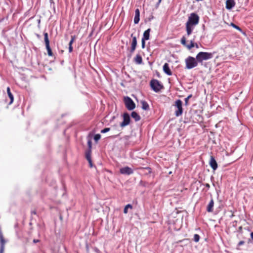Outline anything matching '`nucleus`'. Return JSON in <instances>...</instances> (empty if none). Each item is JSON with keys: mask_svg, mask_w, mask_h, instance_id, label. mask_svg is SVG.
<instances>
[{"mask_svg": "<svg viewBox=\"0 0 253 253\" xmlns=\"http://www.w3.org/2000/svg\"><path fill=\"white\" fill-rule=\"evenodd\" d=\"M175 213L176 214H179L180 213L179 211L177 210L176 208H175Z\"/></svg>", "mask_w": 253, "mask_h": 253, "instance_id": "obj_40", "label": "nucleus"}, {"mask_svg": "<svg viewBox=\"0 0 253 253\" xmlns=\"http://www.w3.org/2000/svg\"><path fill=\"white\" fill-rule=\"evenodd\" d=\"M131 117L134 119L136 121H138L140 119V116L135 112H132L131 113Z\"/></svg>", "mask_w": 253, "mask_h": 253, "instance_id": "obj_22", "label": "nucleus"}, {"mask_svg": "<svg viewBox=\"0 0 253 253\" xmlns=\"http://www.w3.org/2000/svg\"><path fill=\"white\" fill-rule=\"evenodd\" d=\"M199 19L200 17L196 13L190 14L185 24L187 36H189L192 34L194 27L198 24Z\"/></svg>", "mask_w": 253, "mask_h": 253, "instance_id": "obj_1", "label": "nucleus"}, {"mask_svg": "<svg viewBox=\"0 0 253 253\" xmlns=\"http://www.w3.org/2000/svg\"><path fill=\"white\" fill-rule=\"evenodd\" d=\"M230 26L232 27L233 28L235 29L236 30H238V31L240 32L243 34H245V32L243 31V30L241 28H240L239 26L237 25L236 24H234V23L232 22L230 23Z\"/></svg>", "mask_w": 253, "mask_h": 253, "instance_id": "obj_18", "label": "nucleus"}, {"mask_svg": "<svg viewBox=\"0 0 253 253\" xmlns=\"http://www.w3.org/2000/svg\"><path fill=\"white\" fill-rule=\"evenodd\" d=\"M69 45V52H71L72 51H73V47H72V46L71 45Z\"/></svg>", "mask_w": 253, "mask_h": 253, "instance_id": "obj_38", "label": "nucleus"}, {"mask_svg": "<svg viewBox=\"0 0 253 253\" xmlns=\"http://www.w3.org/2000/svg\"><path fill=\"white\" fill-rule=\"evenodd\" d=\"M214 52H208L200 51L196 55V59L199 63H202L203 61L211 59L213 57Z\"/></svg>", "mask_w": 253, "mask_h": 253, "instance_id": "obj_2", "label": "nucleus"}, {"mask_svg": "<svg viewBox=\"0 0 253 253\" xmlns=\"http://www.w3.org/2000/svg\"><path fill=\"white\" fill-rule=\"evenodd\" d=\"M208 189H209L210 188V185L209 183H205L203 184Z\"/></svg>", "mask_w": 253, "mask_h": 253, "instance_id": "obj_36", "label": "nucleus"}, {"mask_svg": "<svg viewBox=\"0 0 253 253\" xmlns=\"http://www.w3.org/2000/svg\"><path fill=\"white\" fill-rule=\"evenodd\" d=\"M46 48L47 50V53H48V55L49 56H52V51H51V49L50 47V46L49 45H46Z\"/></svg>", "mask_w": 253, "mask_h": 253, "instance_id": "obj_29", "label": "nucleus"}, {"mask_svg": "<svg viewBox=\"0 0 253 253\" xmlns=\"http://www.w3.org/2000/svg\"><path fill=\"white\" fill-rule=\"evenodd\" d=\"M74 40H75V38L74 37H72V39H71V41L69 42V45H72L73 42L74 41Z\"/></svg>", "mask_w": 253, "mask_h": 253, "instance_id": "obj_35", "label": "nucleus"}, {"mask_svg": "<svg viewBox=\"0 0 253 253\" xmlns=\"http://www.w3.org/2000/svg\"><path fill=\"white\" fill-rule=\"evenodd\" d=\"M196 1H203V0H195Z\"/></svg>", "mask_w": 253, "mask_h": 253, "instance_id": "obj_49", "label": "nucleus"}, {"mask_svg": "<svg viewBox=\"0 0 253 253\" xmlns=\"http://www.w3.org/2000/svg\"><path fill=\"white\" fill-rule=\"evenodd\" d=\"M185 69L190 70L197 66L199 62L196 59V57L194 58L193 56H189L185 60Z\"/></svg>", "mask_w": 253, "mask_h": 253, "instance_id": "obj_3", "label": "nucleus"}, {"mask_svg": "<svg viewBox=\"0 0 253 253\" xmlns=\"http://www.w3.org/2000/svg\"><path fill=\"white\" fill-rule=\"evenodd\" d=\"M150 29H148L146 30L143 33L142 39L144 40H148L149 39Z\"/></svg>", "mask_w": 253, "mask_h": 253, "instance_id": "obj_19", "label": "nucleus"}, {"mask_svg": "<svg viewBox=\"0 0 253 253\" xmlns=\"http://www.w3.org/2000/svg\"><path fill=\"white\" fill-rule=\"evenodd\" d=\"M194 47L198 48H199V45L197 43L194 42V40H191L190 43L187 45V49L190 50Z\"/></svg>", "mask_w": 253, "mask_h": 253, "instance_id": "obj_15", "label": "nucleus"}, {"mask_svg": "<svg viewBox=\"0 0 253 253\" xmlns=\"http://www.w3.org/2000/svg\"><path fill=\"white\" fill-rule=\"evenodd\" d=\"M163 70L167 75H171V72L168 63H165L163 66Z\"/></svg>", "mask_w": 253, "mask_h": 253, "instance_id": "obj_17", "label": "nucleus"}, {"mask_svg": "<svg viewBox=\"0 0 253 253\" xmlns=\"http://www.w3.org/2000/svg\"><path fill=\"white\" fill-rule=\"evenodd\" d=\"M124 101H125V105H126V108L128 110H133L135 108V103L132 101V100L129 97H125Z\"/></svg>", "mask_w": 253, "mask_h": 253, "instance_id": "obj_6", "label": "nucleus"}, {"mask_svg": "<svg viewBox=\"0 0 253 253\" xmlns=\"http://www.w3.org/2000/svg\"><path fill=\"white\" fill-rule=\"evenodd\" d=\"M131 37H132V41L131 43V52H133L136 48L137 45V40L136 38L135 37H133V35H131Z\"/></svg>", "mask_w": 253, "mask_h": 253, "instance_id": "obj_14", "label": "nucleus"}, {"mask_svg": "<svg viewBox=\"0 0 253 253\" xmlns=\"http://www.w3.org/2000/svg\"><path fill=\"white\" fill-rule=\"evenodd\" d=\"M248 240H249V242H250L251 241V239H249Z\"/></svg>", "mask_w": 253, "mask_h": 253, "instance_id": "obj_53", "label": "nucleus"}, {"mask_svg": "<svg viewBox=\"0 0 253 253\" xmlns=\"http://www.w3.org/2000/svg\"><path fill=\"white\" fill-rule=\"evenodd\" d=\"M192 94H190L188 95V96L184 99V104L185 106H187L189 104V100L192 97Z\"/></svg>", "mask_w": 253, "mask_h": 253, "instance_id": "obj_25", "label": "nucleus"}, {"mask_svg": "<svg viewBox=\"0 0 253 253\" xmlns=\"http://www.w3.org/2000/svg\"><path fill=\"white\" fill-rule=\"evenodd\" d=\"M250 235L251 239L253 240V231L251 233Z\"/></svg>", "mask_w": 253, "mask_h": 253, "instance_id": "obj_41", "label": "nucleus"}, {"mask_svg": "<svg viewBox=\"0 0 253 253\" xmlns=\"http://www.w3.org/2000/svg\"><path fill=\"white\" fill-rule=\"evenodd\" d=\"M200 239V236L199 234H195L194 235V237H193V241L196 242V243H197L199 241Z\"/></svg>", "mask_w": 253, "mask_h": 253, "instance_id": "obj_27", "label": "nucleus"}, {"mask_svg": "<svg viewBox=\"0 0 253 253\" xmlns=\"http://www.w3.org/2000/svg\"><path fill=\"white\" fill-rule=\"evenodd\" d=\"M183 113V102L177 99L175 100V116L179 117Z\"/></svg>", "mask_w": 253, "mask_h": 253, "instance_id": "obj_4", "label": "nucleus"}, {"mask_svg": "<svg viewBox=\"0 0 253 253\" xmlns=\"http://www.w3.org/2000/svg\"><path fill=\"white\" fill-rule=\"evenodd\" d=\"M190 241L189 239L185 238L182 240H176L175 239V248H177L178 246L183 247L186 246L190 244Z\"/></svg>", "mask_w": 253, "mask_h": 253, "instance_id": "obj_5", "label": "nucleus"}, {"mask_svg": "<svg viewBox=\"0 0 253 253\" xmlns=\"http://www.w3.org/2000/svg\"><path fill=\"white\" fill-rule=\"evenodd\" d=\"M217 196L218 197V196H219L218 192H217Z\"/></svg>", "mask_w": 253, "mask_h": 253, "instance_id": "obj_52", "label": "nucleus"}, {"mask_svg": "<svg viewBox=\"0 0 253 253\" xmlns=\"http://www.w3.org/2000/svg\"><path fill=\"white\" fill-rule=\"evenodd\" d=\"M214 201L212 198H211V200L206 207V210L208 212H211L213 210Z\"/></svg>", "mask_w": 253, "mask_h": 253, "instance_id": "obj_12", "label": "nucleus"}, {"mask_svg": "<svg viewBox=\"0 0 253 253\" xmlns=\"http://www.w3.org/2000/svg\"><path fill=\"white\" fill-rule=\"evenodd\" d=\"M44 40L45 46L49 45V41L48 37V34L47 33H44Z\"/></svg>", "mask_w": 253, "mask_h": 253, "instance_id": "obj_23", "label": "nucleus"}, {"mask_svg": "<svg viewBox=\"0 0 253 253\" xmlns=\"http://www.w3.org/2000/svg\"><path fill=\"white\" fill-rule=\"evenodd\" d=\"M242 230H243V227L242 226H239V228H238V229L237 230V232L239 233V234H241L242 233Z\"/></svg>", "mask_w": 253, "mask_h": 253, "instance_id": "obj_34", "label": "nucleus"}, {"mask_svg": "<svg viewBox=\"0 0 253 253\" xmlns=\"http://www.w3.org/2000/svg\"><path fill=\"white\" fill-rule=\"evenodd\" d=\"M110 130V128L107 127V128H105L101 130V132L103 133H106V132L109 131Z\"/></svg>", "mask_w": 253, "mask_h": 253, "instance_id": "obj_32", "label": "nucleus"}, {"mask_svg": "<svg viewBox=\"0 0 253 253\" xmlns=\"http://www.w3.org/2000/svg\"><path fill=\"white\" fill-rule=\"evenodd\" d=\"M237 237L238 239H240V237H239V235H238V234H237Z\"/></svg>", "mask_w": 253, "mask_h": 253, "instance_id": "obj_50", "label": "nucleus"}, {"mask_svg": "<svg viewBox=\"0 0 253 253\" xmlns=\"http://www.w3.org/2000/svg\"><path fill=\"white\" fill-rule=\"evenodd\" d=\"M101 135L99 134H95L94 139L96 141H97L98 140L100 139Z\"/></svg>", "mask_w": 253, "mask_h": 253, "instance_id": "obj_31", "label": "nucleus"}, {"mask_svg": "<svg viewBox=\"0 0 253 253\" xmlns=\"http://www.w3.org/2000/svg\"><path fill=\"white\" fill-rule=\"evenodd\" d=\"M235 5V0H226V8L228 10H231Z\"/></svg>", "mask_w": 253, "mask_h": 253, "instance_id": "obj_11", "label": "nucleus"}, {"mask_svg": "<svg viewBox=\"0 0 253 253\" xmlns=\"http://www.w3.org/2000/svg\"><path fill=\"white\" fill-rule=\"evenodd\" d=\"M151 86L152 88L155 91L158 92L160 90L163 86L159 82L156 80H153L151 82Z\"/></svg>", "mask_w": 253, "mask_h": 253, "instance_id": "obj_7", "label": "nucleus"}, {"mask_svg": "<svg viewBox=\"0 0 253 253\" xmlns=\"http://www.w3.org/2000/svg\"><path fill=\"white\" fill-rule=\"evenodd\" d=\"M88 162H89L90 167H92V164L91 160H90V161H88Z\"/></svg>", "mask_w": 253, "mask_h": 253, "instance_id": "obj_42", "label": "nucleus"}, {"mask_svg": "<svg viewBox=\"0 0 253 253\" xmlns=\"http://www.w3.org/2000/svg\"><path fill=\"white\" fill-rule=\"evenodd\" d=\"M214 177L212 175L211 176V180L212 181L213 180Z\"/></svg>", "mask_w": 253, "mask_h": 253, "instance_id": "obj_43", "label": "nucleus"}, {"mask_svg": "<svg viewBox=\"0 0 253 253\" xmlns=\"http://www.w3.org/2000/svg\"><path fill=\"white\" fill-rule=\"evenodd\" d=\"M212 185H213V186H215V184H214V183H213V182L212 183Z\"/></svg>", "mask_w": 253, "mask_h": 253, "instance_id": "obj_51", "label": "nucleus"}, {"mask_svg": "<svg viewBox=\"0 0 253 253\" xmlns=\"http://www.w3.org/2000/svg\"><path fill=\"white\" fill-rule=\"evenodd\" d=\"M205 28H206L205 25L204 24H203V25H202V29H203L204 30H205Z\"/></svg>", "mask_w": 253, "mask_h": 253, "instance_id": "obj_44", "label": "nucleus"}, {"mask_svg": "<svg viewBox=\"0 0 253 253\" xmlns=\"http://www.w3.org/2000/svg\"><path fill=\"white\" fill-rule=\"evenodd\" d=\"M142 61V57L139 55H136V56L135 58V61L137 63L140 64V63H141Z\"/></svg>", "mask_w": 253, "mask_h": 253, "instance_id": "obj_26", "label": "nucleus"}, {"mask_svg": "<svg viewBox=\"0 0 253 253\" xmlns=\"http://www.w3.org/2000/svg\"><path fill=\"white\" fill-rule=\"evenodd\" d=\"M145 41L143 39H142V48H144L145 47Z\"/></svg>", "mask_w": 253, "mask_h": 253, "instance_id": "obj_37", "label": "nucleus"}, {"mask_svg": "<svg viewBox=\"0 0 253 253\" xmlns=\"http://www.w3.org/2000/svg\"><path fill=\"white\" fill-rule=\"evenodd\" d=\"M123 122L120 124L121 127L128 125L130 121V117L128 114L125 113L123 116Z\"/></svg>", "mask_w": 253, "mask_h": 253, "instance_id": "obj_9", "label": "nucleus"}, {"mask_svg": "<svg viewBox=\"0 0 253 253\" xmlns=\"http://www.w3.org/2000/svg\"><path fill=\"white\" fill-rule=\"evenodd\" d=\"M88 145L89 148L90 149L91 147V142L90 140L88 141Z\"/></svg>", "mask_w": 253, "mask_h": 253, "instance_id": "obj_39", "label": "nucleus"}, {"mask_svg": "<svg viewBox=\"0 0 253 253\" xmlns=\"http://www.w3.org/2000/svg\"><path fill=\"white\" fill-rule=\"evenodd\" d=\"M33 242H34V243H37V242H39V240H34Z\"/></svg>", "mask_w": 253, "mask_h": 253, "instance_id": "obj_45", "label": "nucleus"}, {"mask_svg": "<svg viewBox=\"0 0 253 253\" xmlns=\"http://www.w3.org/2000/svg\"><path fill=\"white\" fill-rule=\"evenodd\" d=\"M194 113L195 114H197L198 112V110H194Z\"/></svg>", "mask_w": 253, "mask_h": 253, "instance_id": "obj_46", "label": "nucleus"}, {"mask_svg": "<svg viewBox=\"0 0 253 253\" xmlns=\"http://www.w3.org/2000/svg\"><path fill=\"white\" fill-rule=\"evenodd\" d=\"M197 116H198L200 118H202V119L203 118H202V116L201 115H198Z\"/></svg>", "mask_w": 253, "mask_h": 253, "instance_id": "obj_47", "label": "nucleus"}, {"mask_svg": "<svg viewBox=\"0 0 253 253\" xmlns=\"http://www.w3.org/2000/svg\"><path fill=\"white\" fill-rule=\"evenodd\" d=\"M245 242L244 241H240L237 244L236 247V249L237 250H240V247L243 245L245 244Z\"/></svg>", "mask_w": 253, "mask_h": 253, "instance_id": "obj_30", "label": "nucleus"}, {"mask_svg": "<svg viewBox=\"0 0 253 253\" xmlns=\"http://www.w3.org/2000/svg\"><path fill=\"white\" fill-rule=\"evenodd\" d=\"M86 158L88 161H90L91 160L90 152H88L86 154Z\"/></svg>", "mask_w": 253, "mask_h": 253, "instance_id": "obj_33", "label": "nucleus"}, {"mask_svg": "<svg viewBox=\"0 0 253 253\" xmlns=\"http://www.w3.org/2000/svg\"><path fill=\"white\" fill-rule=\"evenodd\" d=\"M6 90H7V92L8 95L10 99V101L9 103V104H10L13 101V99H14L13 96L10 92V89L9 87H7Z\"/></svg>", "mask_w": 253, "mask_h": 253, "instance_id": "obj_21", "label": "nucleus"}, {"mask_svg": "<svg viewBox=\"0 0 253 253\" xmlns=\"http://www.w3.org/2000/svg\"><path fill=\"white\" fill-rule=\"evenodd\" d=\"M120 172L123 174L129 175L133 172V170L129 167H125L120 169Z\"/></svg>", "mask_w": 253, "mask_h": 253, "instance_id": "obj_10", "label": "nucleus"}, {"mask_svg": "<svg viewBox=\"0 0 253 253\" xmlns=\"http://www.w3.org/2000/svg\"><path fill=\"white\" fill-rule=\"evenodd\" d=\"M0 253H3L4 250L5 241L3 238L2 233L0 232Z\"/></svg>", "mask_w": 253, "mask_h": 253, "instance_id": "obj_13", "label": "nucleus"}, {"mask_svg": "<svg viewBox=\"0 0 253 253\" xmlns=\"http://www.w3.org/2000/svg\"><path fill=\"white\" fill-rule=\"evenodd\" d=\"M142 108L144 110H148L149 109V105L148 103L145 101H141Z\"/></svg>", "mask_w": 253, "mask_h": 253, "instance_id": "obj_24", "label": "nucleus"}, {"mask_svg": "<svg viewBox=\"0 0 253 253\" xmlns=\"http://www.w3.org/2000/svg\"><path fill=\"white\" fill-rule=\"evenodd\" d=\"M180 228H178L177 229H176V228L175 227V228H174V230H177V231H178L179 230Z\"/></svg>", "mask_w": 253, "mask_h": 253, "instance_id": "obj_48", "label": "nucleus"}, {"mask_svg": "<svg viewBox=\"0 0 253 253\" xmlns=\"http://www.w3.org/2000/svg\"><path fill=\"white\" fill-rule=\"evenodd\" d=\"M209 165L211 167V168L213 169V171H215L218 168L217 163L215 159V158L211 156L210 157V160L209 161Z\"/></svg>", "mask_w": 253, "mask_h": 253, "instance_id": "obj_8", "label": "nucleus"}, {"mask_svg": "<svg viewBox=\"0 0 253 253\" xmlns=\"http://www.w3.org/2000/svg\"><path fill=\"white\" fill-rule=\"evenodd\" d=\"M140 12L138 9H136L135 11V17L134 18V22L137 24L139 21Z\"/></svg>", "mask_w": 253, "mask_h": 253, "instance_id": "obj_16", "label": "nucleus"}, {"mask_svg": "<svg viewBox=\"0 0 253 253\" xmlns=\"http://www.w3.org/2000/svg\"><path fill=\"white\" fill-rule=\"evenodd\" d=\"M187 37H188V36H187V35L185 36H183L182 37V38L181 39L180 42L183 45H184L187 48V45L189 44L187 43V41H186Z\"/></svg>", "mask_w": 253, "mask_h": 253, "instance_id": "obj_20", "label": "nucleus"}, {"mask_svg": "<svg viewBox=\"0 0 253 253\" xmlns=\"http://www.w3.org/2000/svg\"><path fill=\"white\" fill-rule=\"evenodd\" d=\"M132 208V207L131 205L128 204L124 208V212L125 213H127L128 212V209H131Z\"/></svg>", "mask_w": 253, "mask_h": 253, "instance_id": "obj_28", "label": "nucleus"}, {"mask_svg": "<svg viewBox=\"0 0 253 253\" xmlns=\"http://www.w3.org/2000/svg\"><path fill=\"white\" fill-rule=\"evenodd\" d=\"M160 0V1L161 0Z\"/></svg>", "mask_w": 253, "mask_h": 253, "instance_id": "obj_54", "label": "nucleus"}]
</instances>
